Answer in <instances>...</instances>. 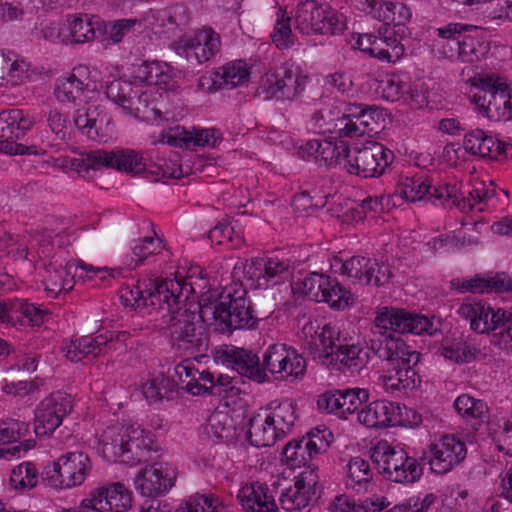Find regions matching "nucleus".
Here are the masks:
<instances>
[{"label":"nucleus","mask_w":512,"mask_h":512,"mask_svg":"<svg viewBox=\"0 0 512 512\" xmlns=\"http://www.w3.org/2000/svg\"><path fill=\"white\" fill-rule=\"evenodd\" d=\"M113 339L112 332H105L95 337L83 336L71 341L67 347L66 356L73 362H78L86 357L95 358L99 356L105 347Z\"/></svg>","instance_id":"obj_39"},{"label":"nucleus","mask_w":512,"mask_h":512,"mask_svg":"<svg viewBox=\"0 0 512 512\" xmlns=\"http://www.w3.org/2000/svg\"><path fill=\"white\" fill-rule=\"evenodd\" d=\"M264 369L276 380L294 383L304 378L307 364L297 350L286 344L270 345L263 354Z\"/></svg>","instance_id":"obj_10"},{"label":"nucleus","mask_w":512,"mask_h":512,"mask_svg":"<svg viewBox=\"0 0 512 512\" xmlns=\"http://www.w3.org/2000/svg\"><path fill=\"white\" fill-rule=\"evenodd\" d=\"M33 121L22 110L11 109L0 113V152L9 155L31 154L30 147L16 140L25 135Z\"/></svg>","instance_id":"obj_17"},{"label":"nucleus","mask_w":512,"mask_h":512,"mask_svg":"<svg viewBox=\"0 0 512 512\" xmlns=\"http://www.w3.org/2000/svg\"><path fill=\"white\" fill-rule=\"evenodd\" d=\"M319 433H309L300 440L290 441L283 449L282 456L285 463L291 468L308 465L323 447H327Z\"/></svg>","instance_id":"obj_30"},{"label":"nucleus","mask_w":512,"mask_h":512,"mask_svg":"<svg viewBox=\"0 0 512 512\" xmlns=\"http://www.w3.org/2000/svg\"><path fill=\"white\" fill-rule=\"evenodd\" d=\"M220 36L211 28L197 31L193 36L180 39L173 44L175 52L190 62L204 63L220 50Z\"/></svg>","instance_id":"obj_20"},{"label":"nucleus","mask_w":512,"mask_h":512,"mask_svg":"<svg viewBox=\"0 0 512 512\" xmlns=\"http://www.w3.org/2000/svg\"><path fill=\"white\" fill-rule=\"evenodd\" d=\"M454 407L457 412L468 419H479L483 420L488 413L487 404L479 399L462 394L454 402Z\"/></svg>","instance_id":"obj_59"},{"label":"nucleus","mask_w":512,"mask_h":512,"mask_svg":"<svg viewBox=\"0 0 512 512\" xmlns=\"http://www.w3.org/2000/svg\"><path fill=\"white\" fill-rule=\"evenodd\" d=\"M223 362L230 365L240 375L257 382L268 379L264 369V362L260 364L259 357L252 351L244 348L229 347L222 352Z\"/></svg>","instance_id":"obj_29"},{"label":"nucleus","mask_w":512,"mask_h":512,"mask_svg":"<svg viewBox=\"0 0 512 512\" xmlns=\"http://www.w3.org/2000/svg\"><path fill=\"white\" fill-rule=\"evenodd\" d=\"M224 509L217 498L197 494L191 496L176 512H224ZM142 512H171V507L165 501L154 499Z\"/></svg>","instance_id":"obj_37"},{"label":"nucleus","mask_w":512,"mask_h":512,"mask_svg":"<svg viewBox=\"0 0 512 512\" xmlns=\"http://www.w3.org/2000/svg\"><path fill=\"white\" fill-rule=\"evenodd\" d=\"M291 18L283 10L277 12V20L272 34L274 44L280 49H288L294 44Z\"/></svg>","instance_id":"obj_62"},{"label":"nucleus","mask_w":512,"mask_h":512,"mask_svg":"<svg viewBox=\"0 0 512 512\" xmlns=\"http://www.w3.org/2000/svg\"><path fill=\"white\" fill-rule=\"evenodd\" d=\"M194 289L191 283L184 279H164L154 281V293L150 294L151 304L158 309L177 311L185 303Z\"/></svg>","instance_id":"obj_24"},{"label":"nucleus","mask_w":512,"mask_h":512,"mask_svg":"<svg viewBox=\"0 0 512 512\" xmlns=\"http://www.w3.org/2000/svg\"><path fill=\"white\" fill-rule=\"evenodd\" d=\"M459 315L470 320V327L477 333H488L495 330L490 321L491 307L481 302H464L458 310Z\"/></svg>","instance_id":"obj_44"},{"label":"nucleus","mask_w":512,"mask_h":512,"mask_svg":"<svg viewBox=\"0 0 512 512\" xmlns=\"http://www.w3.org/2000/svg\"><path fill=\"white\" fill-rule=\"evenodd\" d=\"M292 272L290 260L278 257L255 258L246 266V276L256 282L258 288H268L288 280Z\"/></svg>","instance_id":"obj_22"},{"label":"nucleus","mask_w":512,"mask_h":512,"mask_svg":"<svg viewBox=\"0 0 512 512\" xmlns=\"http://www.w3.org/2000/svg\"><path fill=\"white\" fill-rule=\"evenodd\" d=\"M29 432V424L14 419L0 420V444L17 442Z\"/></svg>","instance_id":"obj_64"},{"label":"nucleus","mask_w":512,"mask_h":512,"mask_svg":"<svg viewBox=\"0 0 512 512\" xmlns=\"http://www.w3.org/2000/svg\"><path fill=\"white\" fill-rule=\"evenodd\" d=\"M51 316L49 309L42 305L29 303L24 299H2L0 300V322L12 326L24 324L23 319L32 326L39 327Z\"/></svg>","instance_id":"obj_23"},{"label":"nucleus","mask_w":512,"mask_h":512,"mask_svg":"<svg viewBox=\"0 0 512 512\" xmlns=\"http://www.w3.org/2000/svg\"><path fill=\"white\" fill-rule=\"evenodd\" d=\"M91 467L90 459L84 452H68L46 466L44 480L54 488L76 487L85 481Z\"/></svg>","instance_id":"obj_9"},{"label":"nucleus","mask_w":512,"mask_h":512,"mask_svg":"<svg viewBox=\"0 0 512 512\" xmlns=\"http://www.w3.org/2000/svg\"><path fill=\"white\" fill-rule=\"evenodd\" d=\"M459 57L462 62L472 63L480 60L488 51L489 43L479 34L476 27L461 30L459 36Z\"/></svg>","instance_id":"obj_41"},{"label":"nucleus","mask_w":512,"mask_h":512,"mask_svg":"<svg viewBox=\"0 0 512 512\" xmlns=\"http://www.w3.org/2000/svg\"><path fill=\"white\" fill-rule=\"evenodd\" d=\"M174 382L164 374L159 373L149 378L142 385V393L149 402H157L164 398H169L174 391Z\"/></svg>","instance_id":"obj_52"},{"label":"nucleus","mask_w":512,"mask_h":512,"mask_svg":"<svg viewBox=\"0 0 512 512\" xmlns=\"http://www.w3.org/2000/svg\"><path fill=\"white\" fill-rule=\"evenodd\" d=\"M345 341L346 338H342L337 343V349L328 363L339 365V369H347L351 373L360 372L368 363V352L358 345Z\"/></svg>","instance_id":"obj_38"},{"label":"nucleus","mask_w":512,"mask_h":512,"mask_svg":"<svg viewBox=\"0 0 512 512\" xmlns=\"http://www.w3.org/2000/svg\"><path fill=\"white\" fill-rule=\"evenodd\" d=\"M463 146L466 152L481 158L500 160L512 156V144L501 142L482 129L469 131Z\"/></svg>","instance_id":"obj_27"},{"label":"nucleus","mask_w":512,"mask_h":512,"mask_svg":"<svg viewBox=\"0 0 512 512\" xmlns=\"http://www.w3.org/2000/svg\"><path fill=\"white\" fill-rule=\"evenodd\" d=\"M456 289L471 293L512 292V275L507 273H496L488 277L476 275L471 279L457 280Z\"/></svg>","instance_id":"obj_33"},{"label":"nucleus","mask_w":512,"mask_h":512,"mask_svg":"<svg viewBox=\"0 0 512 512\" xmlns=\"http://www.w3.org/2000/svg\"><path fill=\"white\" fill-rule=\"evenodd\" d=\"M268 488L259 483L242 487L237 499L244 512H275L277 504L273 497L267 493Z\"/></svg>","instance_id":"obj_32"},{"label":"nucleus","mask_w":512,"mask_h":512,"mask_svg":"<svg viewBox=\"0 0 512 512\" xmlns=\"http://www.w3.org/2000/svg\"><path fill=\"white\" fill-rule=\"evenodd\" d=\"M135 75L147 88L151 85L168 84L172 77L171 67L167 63L144 62L135 71Z\"/></svg>","instance_id":"obj_48"},{"label":"nucleus","mask_w":512,"mask_h":512,"mask_svg":"<svg viewBox=\"0 0 512 512\" xmlns=\"http://www.w3.org/2000/svg\"><path fill=\"white\" fill-rule=\"evenodd\" d=\"M249 68L244 61L226 63L217 69L218 87L235 88L248 81Z\"/></svg>","instance_id":"obj_49"},{"label":"nucleus","mask_w":512,"mask_h":512,"mask_svg":"<svg viewBox=\"0 0 512 512\" xmlns=\"http://www.w3.org/2000/svg\"><path fill=\"white\" fill-rule=\"evenodd\" d=\"M106 95L134 117H140L150 102V89L135 74L128 80L120 78L110 82L106 87Z\"/></svg>","instance_id":"obj_13"},{"label":"nucleus","mask_w":512,"mask_h":512,"mask_svg":"<svg viewBox=\"0 0 512 512\" xmlns=\"http://www.w3.org/2000/svg\"><path fill=\"white\" fill-rule=\"evenodd\" d=\"M200 317L204 322L214 325L220 333H231L236 329H253L259 318L254 314L251 301L243 289L225 290L218 298L202 295L200 299Z\"/></svg>","instance_id":"obj_1"},{"label":"nucleus","mask_w":512,"mask_h":512,"mask_svg":"<svg viewBox=\"0 0 512 512\" xmlns=\"http://www.w3.org/2000/svg\"><path fill=\"white\" fill-rule=\"evenodd\" d=\"M409 413H413V423L420 422V416L408 409L401 407L399 403L386 400H377L371 402L357 413L358 421L368 428H386L402 425Z\"/></svg>","instance_id":"obj_14"},{"label":"nucleus","mask_w":512,"mask_h":512,"mask_svg":"<svg viewBox=\"0 0 512 512\" xmlns=\"http://www.w3.org/2000/svg\"><path fill=\"white\" fill-rule=\"evenodd\" d=\"M175 475L167 465H146L135 476V489L143 496L153 497L165 493L173 486Z\"/></svg>","instance_id":"obj_25"},{"label":"nucleus","mask_w":512,"mask_h":512,"mask_svg":"<svg viewBox=\"0 0 512 512\" xmlns=\"http://www.w3.org/2000/svg\"><path fill=\"white\" fill-rule=\"evenodd\" d=\"M295 24L302 34H340L346 28V17L329 4L314 0L299 3L295 11Z\"/></svg>","instance_id":"obj_5"},{"label":"nucleus","mask_w":512,"mask_h":512,"mask_svg":"<svg viewBox=\"0 0 512 512\" xmlns=\"http://www.w3.org/2000/svg\"><path fill=\"white\" fill-rule=\"evenodd\" d=\"M263 411L266 412V416H269V421L273 424L276 431L279 432L281 438L291 431L297 419L296 404L289 399H285L277 404L271 403Z\"/></svg>","instance_id":"obj_42"},{"label":"nucleus","mask_w":512,"mask_h":512,"mask_svg":"<svg viewBox=\"0 0 512 512\" xmlns=\"http://www.w3.org/2000/svg\"><path fill=\"white\" fill-rule=\"evenodd\" d=\"M306 83L307 76L297 67L281 65L270 68L261 77L258 94L263 95L264 99L293 101L305 90Z\"/></svg>","instance_id":"obj_7"},{"label":"nucleus","mask_w":512,"mask_h":512,"mask_svg":"<svg viewBox=\"0 0 512 512\" xmlns=\"http://www.w3.org/2000/svg\"><path fill=\"white\" fill-rule=\"evenodd\" d=\"M466 446L454 435H444L438 443L429 446L421 457L423 464H429L436 474H445L460 464L466 457Z\"/></svg>","instance_id":"obj_16"},{"label":"nucleus","mask_w":512,"mask_h":512,"mask_svg":"<svg viewBox=\"0 0 512 512\" xmlns=\"http://www.w3.org/2000/svg\"><path fill=\"white\" fill-rule=\"evenodd\" d=\"M325 299L321 302H326L334 309H345L353 304L354 298L350 291L346 290L336 279H329V285L326 286Z\"/></svg>","instance_id":"obj_58"},{"label":"nucleus","mask_w":512,"mask_h":512,"mask_svg":"<svg viewBox=\"0 0 512 512\" xmlns=\"http://www.w3.org/2000/svg\"><path fill=\"white\" fill-rule=\"evenodd\" d=\"M357 8L385 27L405 25L412 17L410 8L398 1L358 0Z\"/></svg>","instance_id":"obj_26"},{"label":"nucleus","mask_w":512,"mask_h":512,"mask_svg":"<svg viewBox=\"0 0 512 512\" xmlns=\"http://www.w3.org/2000/svg\"><path fill=\"white\" fill-rule=\"evenodd\" d=\"M397 193L410 202H415L426 198L434 204L451 202L459 210H465L470 207L468 200H458V187L451 184L433 186L427 176L418 175L405 177L397 185Z\"/></svg>","instance_id":"obj_6"},{"label":"nucleus","mask_w":512,"mask_h":512,"mask_svg":"<svg viewBox=\"0 0 512 512\" xmlns=\"http://www.w3.org/2000/svg\"><path fill=\"white\" fill-rule=\"evenodd\" d=\"M341 340L340 331L335 326L326 324L314 331L311 339L306 341V348L314 358L329 362L337 349V343Z\"/></svg>","instance_id":"obj_35"},{"label":"nucleus","mask_w":512,"mask_h":512,"mask_svg":"<svg viewBox=\"0 0 512 512\" xmlns=\"http://www.w3.org/2000/svg\"><path fill=\"white\" fill-rule=\"evenodd\" d=\"M72 268V265H67L63 268L50 264L46 268V276L44 279L46 291L57 295L61 292H69L72 290L74 285L73 277H70Z\"/></svg>","instance_id":"obj_51"},{"label":"nucleus","mask_w":512,"mask_h":512,"mask_svg":"<svg viewBox=\"0 0 512 512\" xmlns=\"http://www.w3.org/2000/svg\"><path fill=\"white\" fill-rule=\"evenodd\" d=\"M160 141L175 147L208 146L215 148L218 142L221 141V133L216 128L182 132H179V128H176L167 135H163Z\"/></svg>","instance_id":"obj_31"},{"label":"nucleus","mask_w":512,"mask_h":512,"mask_svg":"<svg viewBox=\"0 0 512 512\" xmlns=\"http://www.w3.org/2000/svg\"><path fill=\"white\" fill-rule=\"evenodd\" d=\"M152 438L138 424L107 427L99 437L97 451L108 461L131 466L149 460Z\"/></svg>","instance_id":"obj_2"},{"label":"nucleus","mask_w":512,"mask_h":512,"mask_svg":"<svg viewBox=\"0 0 512 512\" xmlns=\"http://www.w3.org/2000/svg\"><path fill=\"white\" fill-rule=\"evenodd\" d=\"M385 115L384 110L377 106H366L357 121L365 135L377 134L384 127Z\"/></svg>","instance_id":"obj_61"},{"label":"nucleus","mask_w":512,"mask_h":512,"mask_svg":"<svg viewBox=\"0 0 512 512\" xmlns=\"http://www.w3.org/2000/svg\"><path fill=\"white\" fill-rule=\"evenodd\" d=\"M330 277L316 272L310 273L302 281V292L311 300L321 302L325 299V288L329 285Z\"/></svg>","instance_id":"obj_63"},{"label":"nucleus","mask_w":512,"mask_h":512,"mask_svg":"<svg viewBox=\"0 0 512 512\" xmlns=\"http://www.w3.org/2000/svg\"><path fill=\"white\" fill-rule=\"evenodd\" d=\"M311 490V484H307L303 477L297 479L292 486L281 492L279 503L288 512L300 511L309 505Z\"/></svg>","instance_id":"obj_43"},{"label":"nucleus","mask_w":512,"mask_h":512,"mask_svg":"<svg viewBox=\"0 0 512 512\" xmlns=\"http://www.w3.org/2000/svg\"><path fill=\"white\" fill-rule=\"evenodd\" d=\"M461 30H468V26L460 23H450L436 30L439 39L435 40V46L439 54L445 58L458 59Z\"/></svg>","instance_id":"obj_45"},{"label":"nucleus","mask_w":512,"mask_h":512,"mask_svg":"<svg viewBox=\"0 0 512 512\" xmlns=\"http://www.w3.org/2000/svg\"><path fill=\"white\" fill-rule=\"evenodd\" d=\"M37 483L38 471L31 462H23L11 472L10 484L16 490L32 489Z\"/></svg>","instance_id":"obj_56"},{"label":"nucleus","mask_w":512,"mask_h":512,"mask_svg":"<svg viewBox=\"0 0 512 512\" xmlns=\"http://www.w3.org/2000/svg\"><path fill=\"white\" fill-rule=\"evenodd\" d=\"M393 158V152L383 144L367 141L362 147L351 148L350 156L346 160V171L364 178L379 177L392 163Z\"/></svg>","instance_id":"obj_11"},{"label":"nucleus","mask_w":512,"mask_h":512,"mask_svg":"<svg viewBox=\"0 0 512 512\" xmlns=\"http://www.w3.org/2000/svg\"><path fill=\"white\" fill-rule=\"evenodd\" d=\"M369 393L366 389L348 388L341 390L340 418L347 419L349 415L359 410L362 404L368 401Z\"/></svg>","instance_id":"obj_57"},{"label":"nucleus","mask_w":512,"mask_h":512,"mask_svg":"<svg viewBox=\"0 0 512 512\" xmlns=\"http://www.w3.org/2000/svg\"><path fill=\"white\" fill-rule=\"evenodd\" d=\"M371 333L372 336L369 340L368 348L378 358L385 361L386 365L403 358L413 351L400 337L394 336V331L378 327L375 321Z\"/></svg>","instance_id":"obj_28"},{"label":"nucleus","mask_w":512,"mask_h":512,"mask_svg":"<svg viewBox=\"0 0 512 512\" xmlns=\"http://www.w3.org/2000/svg\"><path fill=\"white\" fill-rule=\"evenodd\" d=\"M467 69V75L470 73ZM466 69L461 73L463 81L470 83L478 90L472 96L476 106L485 111L490 118L502 119L505 121L512 118V96L508 91V84L504 78L494 74H476L465 78Z\"/></svg>","instance_id":"obj_3"},{"label":"nucleus","mask_w":512,"mask_h":512,"mask_svg":"<svg viewBox=\"0 0 512 512\" xmlns=\"http://www.w3.org/2000/svg\"><path fill=\"white\" fill-rule=\"evenodd\" d=\"M26 71V64L19 61L12 52L0 51V86L6 83L16 84L21 79V74Z\"/></svg>","instance_id":"obj_54"},{"label":"nucleus","mask_w":512,"mask_h":512,"mask_svg":"<svg viewBox=\"0 0 512 512\" xmlns=\"http://www.w3.org/2000/svg\"><path fill=\"white\" fill-rule=\"evenodd\" d=\"M269 419V416H266V412L263 410H260V412L250 418L247 435L251 445L255 447H270L277 440L282 439Z\"/></svg>","instance_id":"obj_40"},{"label":"nucleus","mask_w":512,"mask_h":512,"mask_svg":"<svg viewBox=\"0 0 512 512\" xmlns=\"http://www.w3.org/2000/svg\"><path fill=\"white\" fill-rule=\"evenodd\" d=\"M371 479L372 471L368 461L360 457H354L349 461L345 481L347 489L365 491Z\"/></svg>","instance_id":"obj_47"},{"label":"nucleus","mask_w":512,"mask_h":512,"mask_svg":"<svg viewBox=\"0 0 512 512\" xmlns=\"http://www.w3.org/2000/svg\"><path fill=\"white\" fill-rule=\"evenodd\" d=\"M72 43L81 44L94 40L100 32V22L88 15L74 16L68 19Z\"/></svg>","instance_id":"obj_50"},{"label":"nucleus","mask_w":512,"mask_h":512,"mask_svg":"<svg viewBox=\"0 0 512 512\" xmlns=\"http://www.w3.org/2000/svg\"><path fill=\"white\" fill-rule=\"evenodd\" d=\"M92 492L107 512H125L131 507L132 494L120 482L98 487Z\"/></svg>","instance_id":"obj_36"},{"label":"nucleus","mask_w":512,"mask_h":512,"mask_svg":"<svg viewBox=\"0 0 512 512\" xmlns=\"http://www.w3.org/2000/svg\"><path fill=\"white\" fill-rule=\"evenodd\" d=\"M437 352L455 363H469L475 359L476 349L462 337H445Z\"/></svg>","instance_id":"obj_46"},{"label":"nucleus","mask_w":512,"mask_h":512,"mask_svg":"<svg viewBox=\"0 0 512 512\" xmlns=\"http://www.w3.org/2000/svg\"><path fill=\"white\" fill-rule=\"evenodd\" d=\"M375 322L380 328L390 329L400 334L422 335L426 333L432 336L438 331L427 317L393 307L380 308L375 317Z\"/></svg>","instance_id":"obj_15"},{"label":"nucleus","mask_w":512,"mask_h":512,"mask_svg":"<svg viewBox=\"0 0 512 512\" xmlns=\"http://www.w3.org/2000/svg\"><path fill=\"white\" fill-rule=\"evenodd\" d=\"M419 359L420 353L414 350L403 358L385 365L381 380L386 390L401 392L418 387L421 379L415 370V366Z\"/></svg>","instance_id":"obj_21"},{"label":"nucleus","mask_w":512,"mask_h":512,"mask_svg":"<svg viewBox=\"0 0 512 512\" xmlns=\"http://www.w3.org/2000/svg\"><path fill=\"white\" fill-rule=\"evenodd\" d=\"M73 165L79 173L102 167L119 171L139 174L145 170L142 156L134 150H92L85 153L81 159H76Z\"/></svg>","instance_id":"obj_12"},{"label":"nucleus","mask_w":512,"mask_h":512,"mask_svg":"<svg viewBox=\"0 0 512 512\" xmlns=\"http://www.w3.org/2000/svg\"><path fill=\"white\" fill-rule=\"evenodd\" d=\"M321 149L322 152L320 155V159L323 160L326 165H339L346 170L348 163L346 162V160H348V156H350L351 148L345 141H331L325 139L323 142V147Z\"/></svg>","instance_id":"obj_53"},{"label":"nucleus","mask_w":512,"mask_h":512,"mask_svg":"<svg viewBox=\"0 0 512 512\" xmlns=\"http://www.w3.org/2000/svg\"><path fill=\"white\" fill-rule=\"evenodd\" d=\"M109 123L106 113L100 106L88 105L76 110L74 124L80 132L91 140L103 136V128Z\"/></svg>","instance_id":"obj_34"},{"label":"nucleus","mask_w":512,"mask_h":512,"mask_svg":"<svg viewBox=\"0 0 512 512\" xmlns=\"http://www.w3.org/2000/svg\"><path fill=\"white\" fill-rule=\"evenodd\" d=\"M380 473L398 483H413L422 475L423 462L408 456L402 448L378 446L372 456Z\"/></svg>","instance_id":"obj_8"},{"label":"nucleus","mask_w":512,"mask_h":512,"mask_svg":"<svg viewBox=\"0 0 512 512\" xmlns=\"http://www.w3.org/2000/svg\"><path fill=\"white\" fill-rule=\"evenodd\" d=\"M95 82L90 77V70L85 65L73 68L72 72L57 79L55 96L62 103L80 105L87 102L89 94H94Z\"/></svg>","instance_id":"obj_19"},{"label":"nucleus","mask_w":512,"mask_h":512,"mask_svg":"<svg viewBox=\"0 0 512 512\" xmlns=\"http://www.w3.org/2000/svg\"><path fill=\"white\" fill-rule=\"evenodd\" d=\"M232 419L222 411L213 412L208 418L206 432L217 440L229 439L232 436Z\"/></svg>","instance_id":"obj_60"},{"label":"nucleus","mask_w":512,"mask_h":512,"mask_svg":"<svg viewBox=\"0 0 512 512\" xmlns=\"http://www.w3.org/2000/svg\"><path fill=\"white\" fill-rule=\"evenodd\" d=\"M168 312L170 321L167 328L172 347L189 355L206 351L208 337L204 328L198 325L200 312L197 315L188 308Z\"/></svg>","instance_id":"obj_4"},{"label":"nucleus","mask_w":512,"mask_h":512,"mask_svg":"<svg viewBox=\"0 0 512 512\" xmlns=\"http://www.w3.org/2000/svg\"><path fill=\"white\" fill-rule=\"evenodd\" d=\"M379 35H382L379 30ZM374 57L387 62H396L404 54V46L391 36H376Z\"/></svg>","instance_id":"obj_55"},{"label":"nucleus","mask_w":512,"mask_h":512,"mask_svg":"<svg viewBox=\"0 0 512 512\" xmlns=\"http://www.w3.org/2000/svg\"><path fill=\"white\" fill-rule=\"evenodd\" d=\"M71 397L62 392L43 399L35 410L34 431L38 436L51 435L72 411Z\"/></svg>","instance_id":"obj_18"}]
</instances>
